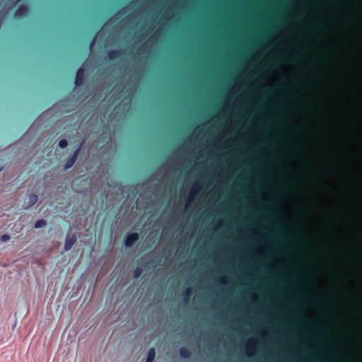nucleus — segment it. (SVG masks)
Here are the masks:
<instances>
[{
	"mask_svg": "<svg viewBox=\"0 0 362 362\" xmlns=\"http://www.w3.org/2000/svg\"><path fill=\"white\" fill-rule=\"evenodd\" d=\"M202 184L199 181L194 182L189 192V202H192L202 189Z\"/></svg>",
	"mask_w": 362,
	"mask_h": 362,
	"instance_id": "2",
	"label": "nucleus"
},
{
	"mask_svg": "<svg viewBox=\"0 0 362 362\" xmlns=\"http://www.w3.org/2000/svg\"><path fill=\"white\" fill-rule=\"evenodd\" d=\"M141 271L139 269V268H136L134 271V277L136 278V279L139 277V276L141 274Z\"/></svg>",
	"mask_w": 362,
	"mask_h": 362,
	"instance_id": "19",
	"label": "nucleus"
},
{
	"mask_svg": "<svg viewBox=\"0 0 362 362\" xmlns=\"http://www.w3.org/2000/svg\"><path fill=\"white\" fill-rule=\"evenodd\" d=\"M45 225H46V221L42 219H40L35 222V228H40L45 226Z\"/></svg>",
	"mask_w": 362,
	"mask_h": 362,
	"instance_id": "12",
	"label": "nucleus"
},
{
	"mask_svg": "<svg viewBox=\"0 0 362 362\" xmlns=\"http://www.w3.org/2000/svg\"><path fill=\"white\" fill-rule=\"evenodd\" d=\"M219 282L223 284V285H227L228 283V278L225 275H223L221 276L219 279H218Z\"/></svg>",
	"mask_w": 362,
	"mask_h": 362,
	"instance_id": "16",
	"label": "nucleus"
},
{
	"mask_svg": "<svg viewBox=\"0 0 362 362\" xmlns=\"http://www.w3.org/2000/svg\"><path fill=\"white\" fill-rule=\"evenodd\" d=\"M37 201V196L33 194H31L28 196V206H33Z\"/></svg>",
	"mask_w": 362,
	"mask_h": 362,
	"instance_id": "11",
	"label": "nucleus"
},
{
	"mask_svg": "<svg viewBox=\"0 0 362 362\" xmlns=\"http://www.w3.org/2000/svg\"><path fill=\"white\" fill-rule=\"evenodd\" d=\"M258 344L259 341L255 337H251L247 341L245 346L247 356L252 357L256 355Z\"/></svg>",
	"mask_w": 362,
	"mask_h": 362,
	"instance_id": "1",
	"label": "nucleus"
},
{
	"mask_svg": "<svg viewBox=\"0 0 362 362\" xmlns=\"http://www.w3.org/2000/svg\"><path fill=\"white\" fill-rule=\"evenodd\" d=\"M267 330L264 329V330L262 331V336L263 337H266V335H267Z\"/></svg>",
	"mask_w": 362,
	"mask_h": 362,
	"instance_id": "21",
	"label": "nucleus"
},
{
	"mask_svg": "<svg viewBox=\"0 0 362 362\" xmlns=\"http://www.w3.org/2000/svg\"><path fill=\"white\" fill-rule=\"evenodd\" d=\"M192 292V288L191 287H188V288H186V290L185 291V301L186 302H188L189 298L191 296Z\"/></svg>",
	"mask_w": 362,
	"mask_h": 362,
	"instance_id": "13",
	"label": "nucleus"
},
{
	"mask_svg": "<svg viewBox=\"0 0 362 362\" xmlns=\"http://www.w3.org/2000/svg\"><path fill=\"white\" fill-rule=\"evenodd\" d=\"M28 11V7L21 6L16 11L15 18H18V19L23 18L24 16H25L27 14Z\"/></svg>",
	"mask_w": 362,
	"mask_h": 362,
	"instance_id": "6",
	"label": "nucleus"
},
{
	"mask_svg": "<svg viewBox=\"0 0 362 362\" xmlns=\"http://www.w3.org/2000/svg\"><path fill=\"white\" fill-rule=\"evenodd\" d=\"M95 37L92 40L91 43H90V48L91 49L93 46V44L95 42Z\"/></svg>",
	"mask_w": 362,
	"mask_h": 362,
	"instance_id": "23",
	"label": "nucleus"
},
{
	"mask_svg": "<svg viewBox=\"0 0 362 362\" xmlns=\"http://www.w3.org/2000/svg\"><path fill=\"white\" fill-rule=\"evenodd\" d=\"M256 252L257 253H259L264 256H266L268 255V251L264 249V248H262V247H258L256 249Z\"/></svg>",
	"mask_w": 362,
	"mask_h": 362,
	"instance_id": "15",
	"label": "nucleus"
},
{
	"mask_svg": "<svg viewBox=\"0 0 362 362\" xmlns=\"http://www.w3.org/2000/svg\"><path fill=\"white\" fill-rule=\"evenodd\" d=\"M190 203H191V202H189V198H188V199H187V202H186V203H185V209H187V208H188V206H189Z\"/></svg>",
	"mask_w": 362,
	"mask_h": 362,
	"instance_id": "20",
	"label": "nucleus"
},
{
	"mask_svg": "<svg viewBox=\"0 0 362 362\" xmlns=\"http://www.w3.org/2000/svg\"><path fill=\"white\" fill-rule=\"evenodd\" d=\"M263 195H264V199L266 200H269V196L267 194H264Z\"/></svg>",
	"mask_w": 362,
	"mask_h": 362,
	"instance_id": "24",
	"label": "nucleus"
},
{
	"mask_svg": "<svg viewBox=\"0 0 362 362\" xmlns=\"http://www.w3.org/2000/svg\"><path fill=\"white\" fill-rule=\"evenodd\" d=\"M251 300L254 303L259 302V295H258V293L257 292H252L251 293Z\"/></svg>",
	"mask_w": 362,
	"mask_h": 362,
	"instance_id": "14",
	"label": "nucleus"
},
{
	"mask_svg": "<svg viewBox=\"0 0 362 362\" xmlns=\"http://www.w3.org/2000/svg\"><path fill=\"white\" fill-rule=\"evenodd\" d=\"M79 151H80V148H77L74 151L73 155L69 158V160L66 161V163L65 164V166H64L65 169H69L74 165V164L75 163V162L77 159Z\"/></svg>",
	"mask_w": 362,
	"mask_h": 362,
	"instance_id": "4",
	"label": "nucleus"
},
{
	"mask_svg": "<svg viewBox=\"0 0 362 362\" xmlns=\"http://www.w3.org/2000/svg\"><path fill=\"white\" fill-rule=\"evenodd\" d=\"M84 70L82 67L79 68L76 72L75 84L76 86H80L83 81Z\"/></svg>",
	"mask_w": 362,
	"mask_h": 362,
	"instance_id": "5",
	"label": "nucleus"
},
{
	"mask_svg": "<svg viewBox=\"0 0 362 362\" xmlns=\"http://www.w3.org/2000/svg\"><path fill=\"white\" fill-rule=\"evenodd\" d=\"M121 55V51L117 49L111 50L109 54L108 57L110 59H115L117 57H119Z\"/></svg>",
	"mask_w": 362,
	"mask_h": 362,
	"instance_id": "10",
	"label": "nucleus"
},
{
	"mask_svg": "<svg viewBox=\"0 0 362 362\" xmlns=\"http://www.w3.org/2000/svg\"><path fill=\"white\" fill-rule=\"evenodd\" d=\"M10 240V236L7 234H4L1 236V241L3 243L7 242Z\"/></svg>",
	"mask_w": 362,
	"mask_h": 362,
	"instance_id": "18",
	"label": "nucleus"
},
{
	"mask_svg": "<svg viewBox=\"0 0 362 362\" xmlns=\"http://www.w3.org/2000/svg\"><path fill=\"white\" fill-rule=\"evenodd\" d=\"M67 144H68V142H67V141H66V139H61V140L59 141V147H60V148H64L66 147Z\"/></svg>",
	"mask_w": 362,
	"mask_h": 362,
	"instance_id": "17",
	"label": "nucleus"
},
{
	"mask_svg": "<svg viewBox=\"0 0 362 362\" xmlns=\"http://www.w3.org/2000/svg\"><path fill=\"white\" fill-rule=\"evenodd\" d=\"M223 221H221H221H218V227H221V226H223Z\"/></svg>",
	"mask_w": 362,
	"mask_h": 362,
	"instance_id": "22",
	"label": "nucleus"
},
{
	"mask_svg": "<svg viewBox=\"0 0 362 362\" xmlns=\"http://www.w3.org/2000/svg\"><path fill=\"white\" fill-rule=\"evenodd\" d=\"M76 241V239L74 235H72L71 237H66V242L64 244V250L66 251L70 250L72 247V246L74 245Z\"/></svg>",
	"mask_w": 362,
	"mask_h": 362,
	"instance_id": "7",
	"label": "nucleus"
},
{
	"mask_svg": "<svg viewBox=\"0 0 362 362\" xmlns=\"http://www.w3.org/2000/svg\"><path fill=\"white\" fill-rule=\"evenodd\" d=\"M156 356V351L154 348L150 349L148 353L146 362H153Z\"/></svg>",
	"mask_w": 362,
	"mask_h": 362,
	"instance_id": "9",
	"label": "nucleus"
},
{
	"mask_svg": "<svg viewBox=\"0 0 362 362\" xmlns=\"http://www.w3.org/2000/svg\"><path fill=\"white\" fill-rule=\"evenodd\" d=\"M180 354L181 357L187 358L190 357L191 352L188 349H187L185 347H181L180 349Z\"/></svg>",
	"mask_w": 362,
	"mask_h": 362,
	"instance_id": "8",
	"label": "nucleus"
},
{
	"mask_svg": "<svg viewBox=\"0 0 362 362\" xmlns=\"http://www.w3.org/2000/svg\"><path fill=\"white\" fill-rule=\"evenodd\" d=\"M139 240V235L136 233H132L126 236L124 244L127 247L132 246L136 241Z\"/></svg>",
	"mask_w": 362,
	"mask_h": 362,
	"instance_id": "3",
	"label": "nucleus"
}]
</instances>
